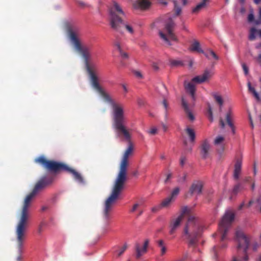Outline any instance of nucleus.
Instances as JSON below:
<instances>
[{
	"instance_id": "41",
	"label": "nucleus",
	"mask_w": 261,
	"mask_h": 261,
	"mask_svg": "<svg viewBox=\"0 0 261 261\" xmlns=\"http://www.w3.org/2000/svg\"><path fill=\"white\" fill-rule=\"evenodd\" d=\"M186 161H187L186 157L184 155H181V156L180 158V165L181 166H184Z\"/></svg>"
},
{
	"instance_id": "29",
	"label": "nucleus",
	"mask_w": 261,
	"mask_h": 261,
	"mask_svg": "<svg viewBox=\"0 0 261 261\" xmlns=\"http://www.w3.org/2000/svg\"><path fill=\"white\" fill-rule=\"evenodd\" d=\"M190 49L192 51H196L200 53H204V51L200 47V44L198 41H195L191 46Z\"/></svg>"
},
{
	"instance_id": "32",
	"label": "nucleus",
	"mask_w": 261,
	"mask_h": 261,
	"mask_svg": "<svg viewBox=\"0 0 261 261\" xmlns=\"http://www.w3.org/2000/svg\"><path fill=\"white\" fill-rule=\"evenodd\" d=\"M170 63L173 67H179L184 66V63L181 60H170Z\"/></svg>"
},
{
	"instance_id": "62",
	"label": "nucleus",
	"mask_w": 261,
	"mask_h": 261,
	"mask_svg": "<svg viewBox=\"0 0 261 261\" xmlns=\"http://www.w3.org/2000/svg\"><path fill=\"white\" fill-rule=\"evenodd\" d=\"M47 208V207L45 206H43L41 208V211H45V210H46Z\"/></svg>"
},
{
	"instance_id": "57",
	"label": "nucleus",
	"mask_w": 261,
	"mask_h": 261,
	"mask_svg": "<svg viewBox=\"0 0 261 261\" xmlns=\"http://www.w3.org/2000/svg\"><path fill=\"white\" fill-rule=\"evenodd\" d=\"M261 23V18L258 17V18L255 21V24L256 25H258Z\"/></svg>"
},
{
	"instance_id": "33",
	"label": "nucleus",
	"mask_w": 261,
	"mask_h": 261,
	"mask_svg": "<svg viewBox=\"0 0 261 261\" xmlns=\"http://www.w3.org/2000/svg\"><path fill=\"white\" fill-rule=\"evenodd\" d=\"M174 5V11L176 15L180 14L181 12V8L178 6V2L177 0H173Z\"/></svg>"
},
{
	"instance_id": "2",
	"label": "nucleus",
	"mask_w": 261,
	"mask_h": 261,
	"mask_svg": "<svg viewBox=\"0 0 261 261\" xmlns=\"http://www.w3.org/2000/svg\"><path fill=\"white\" fill-rule=\"evenodd\" d=\"M185 216L188 219L183 228L182 238L189 246L195 247L201 236L203 226L200 220L193 214L191 208L187 206L181 207L180 215L170 222L169 233L173 234L176 232Z\"/></svg>"
},
{
	"instance_id": "4",
	"label": "nucleus",
	"mask_w": 261,
	"mask_h": 261,
	"mask_svg": "<svg viewBox=\"0 0 261 261\" xmlns=\"http://www.w3.org/2000/svg\"><path fill=\"white\" fill-rule=\"evenodd\" d=\"M110 22L111 28L116 31L121 32L122 29L125 28L131 34L134 32L132 25L123 21L122 17L124 12L120 6L116 2H113V5L109 8Z\"/></svg>"
},
{
	"instance_id": "1",
	"label": "nucleus",
	"mask_w": 261,
	"mask_h": 261,
	"mask_svg": "<svg viewBox=\"0 0 261 261\" xmlns=\"http://www.w3.org/2000/svg\"><path fill=\"white\" fill-rule=\"evenodd\" d=\"M68 37L74 49L83 57L86 70L89 76L92 88L109 103L112 109L113 126L116 130L119 137L130 143L131 140L130 129L126 125V119L125 116L123 106L114 101L109 94L105 92L100 86L98 77L95 72V66L91 65V46L82 44L81 39L80 31H66Z\"/></svg>"
},
{
	"instance_id": "52",
	"label": "nucleus",
	"mask_w": 261,
	"mask_h": 261,
	"mask_svg": "<svg viewBox=\"0 0 261 261\" xmlns=\"http://www.w3.org/2000/svg\"><path fill=\"white\" fill-rule=\"evenodd\" d=\"M157 129L155 128H151L150 131L149 132V133L151 135H154L156 133Z\"/></svg>"
},
{
	"instance_id": "49",
	"label": "nucleus",
	"mask_w": 261,
	"mask_h": 261,
	"mask_svg": "<svg viewBox=\"0 0 261 261\" xmlns=\"http://www.w3.org/2000/svg\"><path fill=\"white\" fill-rule=\"evenodd\" d=\"M187 175L185 174L182 177L178 179V182H184L186 181Z\"/></svg>"
},
{
	"instance_id": "40",
	"label": "nucleus",
	"mask_w": 261,
	"mask_h": 261,
	"mask_svg": "<svg viewBox=\"0 0 261 261\" xmlns=\"http://www.w3.org/2000/svg\"><path fill=\"white\" fill-rule=\"evenodd\" d=\"M127 246L126 245H124L118 251V255L119 256H121L123 252L126 250Z\"/></svg>"
},
{
	"instance_id": "44",
	"label": "nucleus",
	"mask_w": 261,
	"mask_h": 261,
	"mask_svg": "<svg viewBox=\"0 0 261 261\" xmlns=\"http://www.w3.org/2000/svg\"><path fill=\"white\" fill-rule=\"evenodd\" d=\"M252 181V179H251V177H250V176H248V177H246L244 179H243V181L242 183L243 184V185H244V184L245 183H250Z\"/></svg>"
},
{
	"instance_id": "47",
	"label": "nucleus",
	"mask_w": 261,
	"mask_h": 261,
	"mask_svg": "<svg viewBox=\"0 0 261 261\" xmlns=\"http://www.w3.org/2000/svg\"><path fill=\"white\" fill-rule=\"evenodd\" d=\"M254 15L252 13L249 14L248 16V21L250 22H251L254 20Z\"/></svg>"
},
{
	"instance_id": "31",
	"label": "nucleus",
	"mask_w": 261,
	"mask_h": 261,
	"mask_svg": "<svg viewBox=\"0 0 261 261\" xmlns=\"http://www.w3.org/2000/svg\"><path fill=\"white\" fill-rule=\"evenodd\" d=\"M205 56L208 59H210V57H212L214 59L216 60H219L218 56L212 50H208L206 52H204V53H203Z\"/></svg>"
},
{
	"instance_id": "20",
	"label": "nucleus",
	"mask_w": 261,
	"mask_h": 261,
	"mask_svg": "<svg viewBox=\"0 0 261 261\" xmlns=\"http://www.w3.org/2000/svg\"><path fill=\"white\" fill-rule=\"evenodd\" d=\"M242 163V161L241 159H238L236 160L233 171V177L236 180H238L239 178L241 172Z\"/></svg>"
},
{
	"instance_id": "64",
	"label": "nucleus",
	"mask_w": 261,
	"mask_h": 261,
	"mask_svg": "<svg viewBox=\"0 0 261 261\" xmlns=\"http://www.w3.org/2000/svg\"><path fill=\"white\" fill-rule=\"evenodd\" d=\"M259 17L261 18V8L259 9Z\"/></svg>"
},
{
	"instance_id": "45",
	"label": "nucleus",
	"mask_w": 261,
	"mask_h": 261,
	"mask_svg": "<svg viewBox=\"0 0 261 261\" xmlns=\"http://www.w3.org/2000/svg\"><path fill=\"white\" fill-rule=\"evenodd\" d=\"M162 104L164 106V108H165L166 111L167 112L168 109V103L167 102V100L165 98H164Z\"/></svg>"
},
{
	"instance_id": "56",
	"label": "nucleus",
	"mask_w": 261,
	"mask_h": 261,
	"mask_svg": "<svg viewBox=\"0 0 261 261\" xmlns=\"http://www.w3.org/2000/svg\"><path fill=\"white\" fill-rule=\"evenodd\" d=\"M252 93H253L254 96L255 97V98L257 100H259L260 97L259 96V95H258V93L256 91H255Z\"/></svg>"
},
{
	"instance_id": "48",
	"label": "nucleus",
	"mask_w": 261,
	"mask_h": 261,
	"mask_svg": "<svg viewBox=\"0 0 261 261\" xmlns=\"http://www.w3.org/2000/svg\"><path fill=\"white\" fill-rule=\"evenodd\" d=\"M217 249H218V247L217 246H214L213 248V253L214 254V256L215 257V258L216 259L217 257Z\"/></svg>"
},
{
	"instance_id": "28",
	"label": "nucleus",
	"mask_w": 261,
	"mask_h": 261,
	"mask_svg": "<svg viewBox=\"0 0 261 261\" xmlns=\"http://www.w3.org/2000/svg\"><path fill=\"white\" fill-rule=\"evenodd\" d=\"M186 133L189 137L191 142H194L195 140V133L193 129L189 127L186 129Z\"/></svg>"
},
{
	"instance_id": "51",
	"label": "nucleus",
	"mask_w": 261,
	"mask_h": 261,
	"mask_svg": "<svg viewBox=\"0 0 261 261\" xmlns=\"http://www.w3.org/2000/svg\"><path fill=\"white\" fill-rule=\"evenodd\" d=\"M79 5L82 7H89V5L84 2L80 1L78 2Z\"/></svg>"
},
{
	"instance_id": "14",
	"label": "nucleus",
	"mask_w": 261,
	"mask_h": 261,
	"mask_svg": "<svg viewBox=\"0 0 261 261\" xmlns=\"http://www.w3.org/2000/svg\"><path fill=\"white\" fill-rule=\"evenodd\" d=\"M213 75V73L211 71L205 70L201 75L193 77L191 82L197 84H201L206 82L211 78Z\"/></svg>"
},
{
	"instance_id": "42",
	"label": "nucleus",
	"mask_w": 261,
	"mask_h": 261,
	"mask_svg": "<svg viewBox=\"0 0 261 261\" xmlns=\"http://www.w3.org/2000/svg\"><path fill=\"white\" fill-rule=\"evenodd\" d=\"M242 68L244 72V74L247 75L249 73V69L247 65L245 63L242 64Z\"/></svg>"
},
{
	"instance_id": "25",
	"label": "nucleus",
	"mask_w": 261,
	"mask_h": 261,
	"mask_svg": "<svg viewBox=\"0 0 261 261\" xmlns=\"http://www.w3.org/2000/svg\"><path fill=\"white\" fill-rule=\"evenodd\" d=\"M214 98L215 99V100L216 102L219 105V111H222V107L224 103V100L222 98V96L220 95H218L217 93H213L212 94Z\"/></svg>"
},
{
	"instance_id": "63",
	"label": "nucleus",
	"mask_w": 261,
	"mask_h": 261,
	"mask_svg": "<svg viewBox=\"0 0 261 261\" xmlns=\"http://www.w3.org/2000/svg\"><path fill=\"white\" fill-rule=\"evenodd\" d=\"M257 60L259 62H261V54L258 55Z\"/></svg>"
},
{
	"instance_id": "8",
	"label": "nucleus",
	"mask_w": 261,
	"mask_h": 261,
	"mask_svg": "<svg viewBox=\"0 0 261 261\" xmlns=\"http://www.w3.org/2000/svg\"><path fill=\"white\" fill-rule=\"evenodd\" d=\"M127 172L119 170L114 182L110 196H119L121 194L125 188L127 179Z\"/></svg>"
},
{
	"instance_id": "3",
	"label": "nucleus",
	"mask_w": 261,
	"mask_h": 261,
	"mask_svg": "<svg viewBox=\"0 0 261 261\" xmlns=\"http://www.w3.org/2000/svg\"><path fill=\"white\" fill-rule=\"evenodd\" d=\"M35 161L49 171L54 173L62 171H67L72 174L74 179L80 184H84L85 183L84 179L80 173L70 168L64 163L48 160L43 156L36 158Z\"/></svg>"
},
{
	"instance_id": "60",
	"label": "nucleus",
	"mask_w": 261,
	"mask_h": 261,
	"mask_svg": "<svg viewBox=\"0 0 261 261\" xmlns=\"http://www.w3.org/2000/svg\"><path fill=\"white\" fill-rule=\"evenodd\" d=\"M122 87L124 91H125V92L127 93V89L126 86L124 84H122Z\"/></svg>"
},
{
	"instance_id": "18",
	"label": "nucleus",
	"mask_w": 261,
	"mask_h": 261,
	"mask_svg": "<svg viewBox=\"0 0 261 261\" xmlns=\"http://www.w3.org/2000/svg\"><path fill=\"white\" fill-rule=\"evenodd\" d=\"M175 201V197H169L164 199L161 203L152 208V211L155 212L161 208L169 207Z\"/></svg>"
},
{
	"instance_id": "39",
	"label": "nucleus",
	"mask_w": 261,
	"mask_h": 261,
	"mask_svg": "<svg viewBox=\"0 0 261 261\" xmlns=\"http://www.w3.org/2000/svg\"><path fill=\"white\" fill-rule=\"evenodd\" d=\"M208 119L211 121H213V112L212 108L210 106L208 107Z\"/></svg>"
},
{
	"instance_id": "13",
	"label": "nucleus",
	"mask_w": 261,
	"mask_h": 261,
	"mask_svg": "<svg viewBox=\"0 0 261 261\" xmlns=\"http://www.w3.org/2000/svg\"><path fill=\"white\" fill-rule=\"evenodd\" d=\"M119 197H109L105 201L103 210V217L106 220H108L110 216V212L112 206Z\"/></svg>"
},
{
	"instance_id": "58",
	"label": "nucleus",
	"mask_w": 261,
	"mask_h": 261,
	"mask_svg": "<svg viewBox=\"0 0 261 261\" xmlns=\"http://www.w3.org/2000/svg\"><path fill=\"white\" fill-rule=\"evenodd\" d=\"M249 120H250V125L251 126V127L253 128L254 127V125H253V123L252 119L251 117V116L250 115H249Z\"/></svg>"
},
{
	"instance_id": "43",
	"label": "nucleus",
	"mask_w": 261,
	"mask_h": 261,
	"mask_svg": "<svg viewBox=\"0 0 261 261\" xmlns=\"http://www.w3.org/2000/svg\"><path fill=\"white\" fill-rule=\"evenodd\" d=\"M134 75L138 79H142L143 75L141 72L139 71L134 70L133 71Z\"/></svg>"
},
{
	"instance_id": "55",
	"label": "nucleus",
	"mask_w": 261,
	"mask_h": 261,
	"mask_svg": "<svg viewBox=\"0 0 261 261\" xmlns=\"http://www.w3.org/2000/svg\"><path fill=\"white\" fill-rule=\"evenodd\" d=\"M252 93H253L254 96L255 97V98L257 100H259L260 97L259 96V95H258V93L256 91H255Z\"/></svg>"
},
{
	"instance_id": "5",
	"label": "nucleus",
	"mask_w": 261,
	"mask_h": 261,
	"mask_svg": "<svg viewBox=\"0 0 261 261\" xmlns=\"http://www.w3.org/2000/svg\"><path fill=\"white\" fill-rule=\"evenodd\" d=\"M34 197H25L19 218L16 226L15 230H19L20 232L22 231H27L29 224L28 208L30 206Z\"/></svg>"
},
{
	"instance_id": "38",
	"label": "nucleus",
	"mask_w": 261,
	"mask_h": 261,
	"mask_svg": "<svg viewBox=\"0 0 261 261\" xmlns=\"http://www.w3.org/2000/svg\"><path fill=\"white\" fill-rule=\"evenodd\" d=\"M46 225V223L44 221H42L40 222V224L39 225L38 228V232L39 233H41L43 230V227L45 226Z\"/></svg>"
},
{
	"instance_id": "23",
	"label": "nucleus",
	"mask_w": 261,
	"mask_h": 261,
	"mask_svg": "<svg viewBox=\"0 0 261 261\" xmlns=\"http://www.w3.org/2000/svg\"><path fill=\"white\" fill-rule=\"evenodd\" d=\"M210 0H201V2L197 4L196 7L192 9L193 13H198L202 9L206 7L207 4L210 2Z\"/></svg>"
},
{
	"instance_id": "27",
	"label": "nucleus",
	"mask_w": 261,
	"mask_h": 261,
	"mask_svg": "<svg viewBox=\"0 0 261 261\" xmlns=\"http://www.w3.org/2000/svg\"><path fill=\"white\" fill-rule=\"evenodd\" d=\"M245 189V186L243 183H238L235 185L232 190L233 194L236 195Z\"/></svg>"
},
{
	"instance_id": "15",
	"label": "nucleus",
	"mask_w": 261,
	"mask_h": 261,
	"mask_svg": "<svg viewBox=\"0 0 261 261\" xmlns=\"http://www.w3.org/2000/svg\"><path fill=\"white\" fill-rule=\"evenodd\" d=\"M211 151V145L207 140L202 141L200 147V154L203 159L210 157Z\"/></svg>"
},
{
	"instance_id": "37",
	"label": "nucleus",
	"mask_w": 261,
	"mask_h": 261,
	"mask_svg": "<svg viewBox=\"0 0 261 261\" xmlns=\"http://www.w3.org/2000/svg\"><path fill=\"white\" fill-rule=\"evenodd\" d=\"M180 190V189L179 187L174 188L172 190V191L171 193L170 196H176L177 195H178L179 193Z\"/></svg>"
},
{
	"instance_id": "61",
	"label": "nucleus",
	"mask_w": 261,
	"mask_h": 261,
	"mask_svg": "<svg viewBox=\"0 0 261 261\" xmlns=\"http://www.w3.org/2000/svg\"><path fill=\"white\" fill-rule=\"evenodd\" d=\"M253 2L257 5L259 4L261 2V0H253Z\"/></svg>"
},
{
	"instance_id": "6",
	"label": "nucleus",
	"mask_w": 261,
	"mask_h": 261,
	"mask_svg": "<svg viewBox=\"0 0 261 261\" xmlns=\"http://www.w3.org/2000/svg\"><path fill=\"white\" fill-rule=\"evenodd\" d=\"M234 219V213L232 211L227 210L225 212L219 224V230L221 234V241L222 242L226 239L227 232Z\"/></svg>"
},
{
	"instance_id": "54",
	"label": "nucleus",
	"mask_w": 261,
	"mask_h": 261,
	"mask_svg": "<svg viewBox=\"0 0 261 261\" xmlns=\"http://www.w3.org/2000/svg\"><path fill=\"white\" fill-rule=\"evenodd\" d=\"M252 93H253L254 96L255 97V98L257 100H259L260 97L259 96V95H258V93L256 91H255Z\"/></svg>"
},
{
	"instance_id": "10",
	"label": "nucleus",
	"mask_w": 261,
	"mask_h": 261,
	"mask_svg": "<svg viewBox=\"0 0 261 261\" xmlns=\"http://www.w3.org/2000/svg\"><path fill=\"white\" fill-rule=\"evenodd\" d=\"M27 232L19 230H15V242L16 246L18 252V256L17 257V261H21L22 259V255L23 253L24 243L27 238Z\"/></svg>"
},
{
	"instance_id": "50",
	"label": "nucleus",
	"mask_w": 261,
	"mask_h": 261,
	"mask_svg": "<svg viewBox=\"0 0 261 261\" xmlns=\"http://www.w3.org/2000/svg\"><path fill=\"white\" fill-rule=\"evenodd\" d=\"M172 177V173H168L167 175V177L166 178V179H165L164 180V182L165 184L167 183V182L168 181V180Z\"/></svg>"
},
{
	"instance_id": "30",
	"label": "nucleus",
	"mask_w": 261,
	"mask_h": 261,
	"mask_svg": "<svg viewBox=\"0 0 261 261\" xmlns=\"http://www.w3.org/2000/svg\"><path fill=\"white\" fill-rule=\"evenodd\" d=\"M115 45L117 47L118 50H119L121 57L124 59H128V55L127 53L122 51V50L121 48L120 43L118 40H117L116 41Z\"/></svg>"
},
{
	"instance_id": "34",
	"label": "nucleus",
	"mask_w": 261,
	"mask_h": 261,
	"mask_svg": "<svg viewBox=\"0 0 261 261\" xmlns=\"http://www.w3.org/2000/svg\"><path fill=\"white\" fill-rule=\"evenodd\" d=\"M257 32V30L254 28H252L250 30V33L249 35V39L250 40H253L255 39V34Z\"/></svg>"
},
{
	"instance_id": "36",
	"label": "nucleus",
	"mask_w": 261,
	"mask_h": 261,
	"mask_svg": "<svg viewBox=\"0 0 261 261\" xmlns=\"http://www.w3.org/2000/svg\"><path fill=\"white\" fill-rule=\"evenodd\" d=\"M143 204V201L142 200H140L137 202H136L134 205H133L132 209L130 211V212L133 213L140 206H142Z\"/></svg>"
},
{
	"instance_id": "11",
	"label": "nucleus",
	"mask_w": 261,
	"mask_h": 261,
	"mask_svg": "<svg viewBox=\"0 0 261 261\" xmlns=\"http://www.w3.org/2000/svg\"><path fill=\"white\" fill-rule=\"evenodd\" d=\"M53 179L51 178L43 177L39 180L35 185L32 192L28 196H35L44 188L52 182Z\"/></svg>"
},
{
	"instance_id": "46",
	"label": "nucleus",
	"mask_w": 261,
	"mask_h": 261,
	"mask_svg": "<svg viewBox=\"0 0 261 261\" xmlns=\"http://www.w3.org/2000/svg\"><path fill=\"white\" fill-rule=\"evenodd\" d=\"M247 86L248 88V90L250 92L253 93L254 91H256L254 88L252 87L251 85V83L248 82L247 83Z\"/></svg>"
},
{
	"instance_id": "24",
	"label": "nucleus",
	"mask_w": 261,
	"mask_h": 261,
	"mask_svg": "<svg viewBox=\"0 0 261 261\" xmlns=\"http://www.w3.org/2000/svg\"><path fill=\"white\" fill-rule=\"evenodd\" d=\"M233 117L232 113L230 110H229L226 115V121L227 123L231 129V131L233 134H235L234 126L232 122V118Z\"/></svg>"
},
{
	"instance_id": "19",
	"label": "nucleus",
	"mask_w": 261,
	"mask_h": 261,
	"mask_svg": "<svg viewBox=\"0 0 261 261\" xmlns=\"http://www.w3.org/2000/svg\"><path fill=\"white\" fill-rule=\"evenodd\" d=\"M150 4L148 0H137L133 4V7L136 9L145 10L150 7Z\"/></svg>"
},
{
	"instance_id": "26",
	"label": "nucleus",
	"mask_w": 261,
	"mask_h": 261,
	"mask_svg": "<svg viewBox=\"0 0 261 261\" xmlns=\"http://www.w3.org/2000/svg\"><path fill=\"white\" fill-rule=\"evenodd\" d=\"M156 243L158 247L161 248V255L163 256L167 251L165 242L163 240H159L156 241Z\"/></svg>"
},
{
	"instance_id": "16",
	"label": "nucleus",
	"mask_w": 261,
	"mask_h": 261,
	"mask_svg": "<svg viewBox=\"0 0 261 261\" xmlns=\"http://www.w3.org/2000/svg\"><path fill=\"white\" fill-rule=\"evenodd\" d=\"M203 182L201 180H196L193 182L189 189V194L191 195H200L202 194Z\"/></svg>"
},
{
	"instance_id": "12",
	"label": "nucleus",
	"mask_w": 261,
	"mask_h": 261,
	"mask_svg": "<svg viewBox=\"0 0 261 261\" xmlns=\"http://www.w3.org/2000/svg\"><path fill=\"white\" fill-rule=\"evenodd\" d=\"M133 151V147L132 144H129L126 149L121 161L119 170L127 172V168L128 165V158L132 154Z\"/></svg>"
},
{
	"instance_id": "17",
	"label": "nucleus",
	"mask_w": 261,
	"mask_h": 261,
	"mask_svg": "<svg viewBox=\"0 0 261 261\" xmlns=\"http://www.w3.org/2000/svg\"><path fill=\"white\" fill-rule=\"evenodd\" d=\"M149 240H146L143 244V246H141L139 244L135 245V256L137 259L140 258L147 252V248L148 246Z\"/></svg>"
},
{
	"instance_id": "22",
	"label": "nucleus",
	"mask_w": 261,
	"mask_h": 261,
	"mask_svg": "<svg viewBox=\"0 0 261 261\" xmlns=\"http://www.w3.org/2000/svg\"><path fill=\"white\" fill-rule=\"evenodd\" d=\"M181 105L189 119L191 121L194 120L195 117L190 110L188 105L184 98H182L181 99Z\"/></svg>"
},
{
	"instance_id": "7",
	"label": "nucleus",
	"mask_w": 261,
	"mask_h": 261,
	"mask_svg": "<svg viewBox=\"0 0 261 261\" xmlns=\"http://www.w3.org/2000/svg\"><path fill=\"white\" fill-rule=\"evenodd\" d=\"M235 240L238 243V250L242 249L244 253L243 258V261H248L249 258L247 251L249 246V240L244 232L240 228H238L235 233Z\"/></svg>"
},
{
	"instance_id": "59",
	"label": "nucleus",
	"mask_w": 261,
	"mask_h": 261,
	"mask_svg": "<svg viewBox=\"0 0 261 261\" xmlns=\"http://www.w3.org/2000/svg\"><path fill=\"white\" fill-rule=\"evenodd\" d=\"M244 205H245L244 203V202H242V203L239 205V207H238V210H242V208L244 206Z\"/></svg>"
},
{
	"instance_id": "35",
	"label": "nucleus",
	"mask_w": 261,
	"mask_h": 261,
	"mask_svg": "<svg viewBox=\"0 0 261 261\" xmlns=\"http://www.w3.org/2000/svg\"><path fill=\"white\" fill-rule=\"evenodd\" d=\"M224 140V138L222 136H218L214 140V144L216 145H221Z\"/></svg>"
},
{
	"instance_id": "21",
	"label": "nucleus",
	"mask_w": 261,
	"mask_h": 261,
	"mask_svg": "<svg viewBox=\"0 0 261 261\" xmlns=\"http://www.w3.org/2000/svg\"><path fill=\"white\" fill-rule=\"evenodd\" d=\"M185 88L187 92H188L191 95V96L193 100H195L196 88L193 83L190 82L187 84L185 83Z\"/></svg>"
},
{
	"instance_id": "53",
	"label": "nucleus",
	"mask_w": 261,
	"mask_h": 261,
	"mask_svg": "<svg viewBox=\"0 0 261 261\" xmlns=\"http://www.w3.org/2000/svg\"><path fill=\"white\" fill-rule=\"evenodd\" d=\"M219 122H220V125L221 127V128H224V126H225V123H224V121L223 120V119L221 118H220Z\"/></svg>"
},
{
	"instance_id": "9",
	"label": "nucleus",
	"mask_w": 261,
	"mask_h": 261,
	"mask_svg": "<svg viewBox=\"0 0 261 261\" xmlns=\"http://www.w3.org/2000/svg\"><path fill=\"white\" fill-rule=\"evenodd\" d=\"M175 27L174 21L170 19L168 22L166 24L164 31L167 33V34L164 32L160 31L159 36L162 39H163L165 43L168 45H171L170 40L176 41L177 40L176 37L173 33V29Z\"/></svg>"
}]
</instances>
